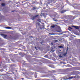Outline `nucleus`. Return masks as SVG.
<instances>
[{
    "label": "nucleus",
    "instance_id": "7",
    "mask_svg": "<svg viewBox=\"0 0 80 80\" xmlns=\"http://www.w3.org/2000/svg\"><path fill=\"white\" fill-rule=\"evenodd\" d=\"M58 48H63V47L62 46H60L58 47Z\"/></svg>",
    "mask_w": 80,
    "mask_h": 80
},
{
    "label": "nucleus",
    "instance_id": "9",
    "mask_svg": "<svg viewBox=\"0 0 80 80\" xmlns=\"http://www.w3.org/2000/svg\"><path fill=\"white\" fill-rule=\"evenodd\" d=\"M6 5V4L5 3H2L1 4L2 6H5Z\"/></svg>",
    "mask_w": 80,
    "mask_h": 80
},
{
    "label": "nucleus",
    "instance_id": "31",
    "mask_svg": "<svg viewBox=\"0 0 80 80\" xmlns=\"http://www.w3.org/2000/svg\"><path fill=\"white\" fill-rule=\"evenodd\" d=\"M1 66V65L0 64V66Z\"/></svg>",
    "mask_w": 80,
    "mask_h": 80
},
{
    "label": "nucleus",
    "instance_id": "8",
    "mask_svg": "<svg viewBox=\"0 0 80 80\" xmlns=\"http://www.w3.org/2000/svg\"><path fill=\"white\" fill-rule=\"evenodd\" d=\"M76 77L74 76V77H71L69 78L70 79H72V78H75Z\"/></svg>",
    "mask_w": 80,
    "mask_h": 80
},
{
    "label": "nucleus",
    "instance_id": "3",
    "mask_svg": "<svg viewBox=\"0 0 80 80\" xmlns=\"http://www.w3.org/2000/svg\"><path fill=\"white\" fill-rule=\"evenodd\" d=\"M52 19H53V20L55 22H58V20L57 19H56V18H52Z\"/></svg>",
    "mask_w": 80,
    "mask_h": 80
},
{
    "label": "nucleus",
    "instance_id": "5",
    "mask_svg": "<svg viewBox=\"0 0 80 80\" xmlns=\"http://www.w3.org/2000/svg\"><path fill=\"white\" fill-rule=\"evenodd\" d=\"M68 28H68V29L70 31H71V30L73 29V28H71V27H68Z\"/></svg>",
    "mask_w": 80,
    "mask_h": 80
},
{
    "label": "nucleus",
    "instance_id": "19",
    "mask_svg": "<svg viewBox=\"0 0 80 80\" xmlns=\"http://www.w3.org/2000/svg\"><path fill=\"white\" fill-rule=\"evenodd\" d=\"M57 32H61V31H57Z\"/></svg>",
    "mask_w": 80,
    "mask_h": 80
},
{
    "label": "nucleus",
    "instance_id": "26",
    "mask_svg": "<svg viewBox=\"0 0 80 80\" xmlns=\"http://www.w3.org/2000/svg\"><path fill=\"white\" fill-rule=\"evenodd\" d=\"M15 11H12V12H14Z\"/></svg>",
    "mask_w": 80,
    "mask_h": 80
},
{
    "label": "nucleus",
    "instance_id": "4",
    "mask_svg": "<svg viewBox=\"0 0 80 80\" xmlns=\"http://www.w3.org/2000/svg\"><path fill=\"white\" fill-rule=\"evenodd\" d=\"M57 15H58L57 13L56 12H55L53 14V16H54V17H55Z\"/></svg>",
    "mask_w": 80,
    "mask_h": 80
},
{
    "label": "nucleus",
    "instance_id": "27",
    "mask_svg": "<svg viewBox=\"0 0 80 80\" xmlns=\"http://www.w3.org/2000/svg\"><path fill=\"white\" fill-rule=\"evenodd\" d=\"M45 57H47V56L46 55V56H45Z\"/></svg>",
    "mask_w": 80,
    "mask_h": 80
},
{
    "label": "nucleus",
    "instance_id": "24",
    "mask_svg": "<svg viewBox=\"0 0 80 80\" xmlns=\"http://www.w3.org/2000/svg\"><path fill=\"white\" fill-rule=\"evenodd\" d=\"M55 42H58V40H55Z\"/></svg>",
    "mask_w": 80,
    "mask_h": 80
},
{
    "label": "nucleus",
    "instance_id": "2",
    "mask_svg": "<svg viewBox=\"0 0 80 80\" xmlns=\"http://www.w3.org/2000/svg\"><path fill=\"white\" fill-rule=\"evenodd\" d=\"M1 35L2 36V37H4V38H6L7 36V35H5L3 34H1Z\"/></svg>",
    "mask_w": 80,
    "mask_h": 80
},
{
    "label": "nucleus",
    "instance_id": "21",
    "mask_svg": "<svg viewBox=\"0 0 80 80\" xmlns=\"http://www.w3.org/2000/svg\"><path fill=\"white\" fill-rule=\"evenodd\" d=\"M50 35H53V33H49Z\"/></svg>",
    "mask_w": 80,
    "mask_h": 80
},
{
    "label": "nucleus",
    "instance_id": "1",
    "mask_svg": "<svg viewBox=\"0 0 80 80\" xmlns=\"http://www.w3.org/2000/svg\"><path fill=\"white\" fill-rule=\"evenodd\" d=\"M72 27H73L74 28H75V29H77L78 30L79 29V27L77 26H72Z\"/></svg>",
    "mask_w": 80,
    "mask_h": 80
},
{
    "label": "nucleus",
    "instance_id": "13",
    "mask_svg": "<svg viewBox=\"0 0 80 80\" xmlns=\"http://www.w3.org/2000/svg\"><path fill=\"white\" fill-rule=\"evenodd\" d=\"M37 21H38V22H39L40 23V22H41V19H38L37 20Z\"/></svg>",
    "mask_w": 80,
    "mask_h": 80
},
{
    "label": "nucleus",
    "instance_id": "14",
    "mask_svg": "<svg viewBox=\"0 0 80 80\" xmlns=\"http://www.w3.org/2000/svg\"><path fill=\"white\" fill-rule=\"evenodd\" d=\"M36 25H39V26L40 25V23L38 22H37L36 23Z\"/></svg>",
    "mask_w": 80,
    "mask_h": 80
},
{
    "label": "nucleus",
    "instance_id": "23",
    "mask_svg": "<svg viewBox=\"0 0 80 80\" xmlns=\"http://www.w3.org/2000/svg\"><path fill=\"white\" fill-rule=\"evenodd\" d=\"M59 57H60V58H62V56H59Z\"/></svg>",
    "mask_w": 80,
    "mask_h": 80
},
{
    "label": "nucleus",
    "instance_id": "25",
    "mask_svg": "<svg viewBox=\"0 0 80 80\" xmlns=\"http://www.w3.org/2000/svg\"><path fill=\"white\" fill-rule=\"evenodd\" d=\"M42 28H40V29L41 30H42Z\"/></svg>",
    "mask_w": 80,
    "mask_h": 80
},
{
    "label": "nucleus",
    "instance_id": "20",
    "mask_svg": "<svg viewBox=\"0 0 80 80\" xmlns=\"http://www.w3.org/2000/svg\"><path fill=\"white\" fill-rule=\"evenodd\" d=\"M78 42H80V39H78Z\"/></svg>",
    "mask_w": 80,
    "mask_h": 80
},
{
    "label": "nucleus",
    "instance_id": "32",
    "mask_svg": "<svg viewBox=\"0 0 80 80\" xmlns=\"http://www.w3.org/2000/svg\"><path fill=\"white\" fill-rule=\"evenodd\" d=\"M1 63H2V62H1Z\"/></svg>",
    "mask_w": 80,
    "mask_h": 80
},
{
    "label": "nucleus",
    "instance_id": "11",
    "mask_svg": "<svg viewBox=\"0 0 80 80\" xmlns=\"http://www.w3.org/2000/svg\"><path fill=\"white\" fill-rule=\"evenodd\" d=\"M51 28H54V27H55V25H52L51 26Z\"/></svg>",
    "mask_w": 80,
    "mask_h": 80
},
{
    "label": "nucleus",
    "instance_id": "29",
    "mask_svg": "<svg viewBox=\"0 0 80 80\" xmlns=\"http://www.w3.org/2000/svg\"><path fill=\"white\" fill-rule=\"evenodd\" d=\"M22 80H23V78H22Z\"/></svg>",
    "mask_w": 80,
    "mask_h": 80
},
{
    "label": "nucleus",
    "instance_id": "17",
    "mask_svg": "<svg viewBox=\"0 0 80 80\" xmlns=\"http://www.w3.org/2000/svg\"><path fill=\"white\" fill-rule=\"evenodd\" d=\"M39 16V15H36L34 17H35V18H36V17H37Z\"/></svg>",
    "mask_w": 80,
    "mask_h": 80
},
{
    "label": "nucleus",
    "instance_id": "22",
    "mask_svg": "<svg viewBox=\"0 0 80 80\" xmlns=\"http://www.w3.org/2000/svg\"><path fill=\"white\" fill-rule=\"evenodd\" d=\"M30 37L31 38H33V37L32 36H31Z\"/></svg>",
    "mask_w": 80,
    "mask_h": 80
},
{
    "label": "nucleus",
    "instance_id": "10",
    "mask_svg": "<svg viewBox=\"0 0 80 80\" xmlns=\"http://www.w3.org/2000/svg\"><path fill=\"white\" fill-rule=\"evenodd\" d=\"M66 11V10H62L61 11V12L62 13H65Z\"/></svg>",
    "mask_w": 80,
    "mask_h": 80
},
{
    "label": "nucleus",
    "instance_id": "12",
    "mask_svg": "<svg viewBox=\"0 0 80 80\" xmlns=\"http://www.w3.org/2000/svg\"><path fill=\"white\" fill-rule=\"evenodd\" d=\"M5 28H7L8 29H11V27H6Z\"/></svg>",
    "mask_w": 80,
    "mask_h": 80
},
{
    "label": "nucleus",
    "instance_id": "28",
    "mask_svg": "<svg viewBox=\"0 0 80 80\" xmlns=\"http://www.w3.org/2000/svg\"><path fill=\"white\" fill-rule=\"evenodd\" d=\"M35 48H36V47H35Z\"/></svg>",
    "mask_w": 80,
    "mask_h": 80
},
{
    "label": "nucleus",
    "instance_id": "15",
    "mask_svg": "<svg viewBox=\"0 0 80 80\" xmlns=\"http://www.w3.org/2000/svg\"><path fill=\"white\" fill-rule=\"evenodd\" d=\"M35 17H33V18H31V19H32V20H34V19H35Z\"/></svg>",
    "mask_w": 80,
    "mask_h": 80
},
{
    "label": "nucleus",
    "instance_id": "18",
    "mask_svg": "<svg viewBox=\"0 0 80 80\" xmlns=\"http://www.w3.org/2000/svg\"><path fill=\"white\" fill-rule=\"evenodd\" d=\"M0 71L1 72H3V69H0Z\"/></svg>",
    "mask_w": 80,
    "mask_h": 80
},
{
    "label": "nucleus",
    "instance_id": "30",
    "mask_svg": "<svg viewBox=\"0 0 80 80\" xmlns=\"http://www.w3.org/2000/svg\"><path fill=\"white\" fill-rule=\"evenodd\" d=\"M2 0H0V1H2Z\"/></svg>",
    "mask_w": 80,
    "mask_h": 80
},
{
    "label": "nucleus",
    "instance_id": "6",
    "mask_svg": "<svg viewBox=\"0 0 80 80\" xmlns=\"http://www.w3.org/2000/svg\"><path fill=\"white\" fill-rule=\"evenodd\" d=\"M67 52H66L65 53H64L63 54V56H64V57H65V56H66V55H67Z\"/></svg>",
    "mask_w": 80,
    "mask_h": 80
},
{
    "label": "nucleus",
    "instance_id": "16",
    "mask_svg": "<svg viewBox=\"0 0 80 80\" xmlns=\"http://www.w3.org/2000/svg\"><path fill=\"white\" fill-rule=\"evenodd\" d=\"M32 9L33 10H35V9H36V8H35V7H34Z\"/></svg>",
    "mask_w": 80,
    "mask_h": 80
}]
</instances>
